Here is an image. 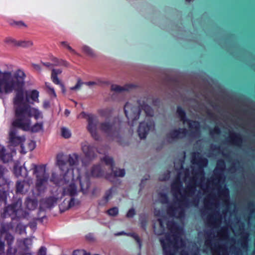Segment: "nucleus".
<instances>
[{"label":"nucleus","mask_w":255,"mask_h":255,"mask_svg":"<svg viewBox=\"0 0 255 255\" xmlns=\"http://www.w3.org/2000/svg\"><path fill=\"white\" fill-rule=\"evenodd\" d=\"M191 162L193 165H196L198 168L191 166L192 175L190 177V168L182 169L180 171L171 185V191L173 197L186 207L194 206L197 207L199 203V199L195 198L191 200L189 197H191L196 192L197 187L205 190L207 186L204 184L205 171L204 168L208 164L206 158L202 157L198 152L192 153Z\"/></svg>","instance_id":"nucleus-1"},{"label":"nucleus","mask_w":255,"mask_h":255,"mask_svg":"<svg viewBox=\"0 0 255 255\" xmlns=\"http://www.w3.org/2000/svg\"><path fill=\"white\" fill-rule=\"evenodd\" d=\"M26 75L20 70H17L13 74V78L8 77L5 79L6 84L0 90V98L3 94L11 93L13 90L16 91L13 99L15 119L13 120L12 126L21 127L25 129H28L30 124V118L33 117L35 120L42 119L43 115L38 109L31 107L28 105H21L24 101V93L23 87L25 84L24 79Z\"/></svg>","instance_id":"nucleus-2"},{"label":"nucleus","mask_w":255,"mask_h":255,"mask_svg":"<svg viewBox=\"0 0 255 255\" xmlns=\"http://www.w3.org/2000/svg\"><path fill=\"white\" fill-rule=\"evenodd\" d=\"M167 227L170 231L164 238H160V242L164 255H176L178 250L183 248L185 244L179 235L176 233L177 226L172 221L167 222Z\"/></svg>","instance_id":"nucleus-3"},{"label":"nucleus","mask_w":255,"mask_h":255,"mask_svg":"<svg viewBox=\"0 0 255 255\" xmlns=\"http://www.w3.org/2000/svg\"><path fill=\"white\" fill-rule=\"evenodd\" d=\"M56 159L57 164L61 170L65 172L67 175L69 173L71 175H74V168L79 163V155L77 153L69 154L68 157L63 153H59L57 155Z\"/></svg>","instance_id":"nucleus-4"},{"label":"nucleus","mask_w":255,"mask_h":255,"mask_svg":"<svg viewBox=\"0 0 255 255\" xmlns=\"http://www.w3.org/2000/svg\"><path fill=\"white\" fill-rule=\"evenodd\" d=\"M27 215L28 213L22 209V200L19 199L6 206L3 212L4 217H10L12 220L25 218Z\"/></svg>","instance_id":"nucleus-5"},{"label":"nucleus","mask_w":255,"mask_h":255,"mask_svg":"<svg viewBox=\"0 0 255 255\" xmlns=\"http://www.w3.org/2000/svg\"><path fill=\"white\" fill-rule=\"evenodd\" d=\"M31 169L36 178V187L37 190L41 191L44 189L49 177L48 173L46 172L45 165L32 164Z\"/></svg>","instance_id":"nucleus-6"},{"label":"nucleus","mask_w":255,"mask_h":255,"mask_svg":"<svg viewBox=\"0 0 255 255\" xmlns=\"http://www.w3.org/2000/svg\"><path fill=\"white\" fill-rule=\"evenodd\" d=\"M121 124L116 120L106 121L100 124V129L107 136L116 137L119 135Z\"/></svg>","instance_id":"nucleus-7"},{"label":"nucleus","mask_w":255,"mask_h":255,"mask_svg":"<svg viewBox=\"0 0 255 255\" xmlns=\"http://www.w3.org/2000/svg\"><path fill=\"white\" fill-rule=\"evenodd\" d=\"M226 168V164L224 160L219 159L217 162V165L214 170V176L211 177L208 182L217 186L223 180H225L224 172Z\"/></svg>","instance_id":"nucleus-8"},{"label":"nucleus","mask_w":255,"mask_h":255,"mask_svg":"<svg viewBox=\"0 0 255 255\" xmlns=\"http://www.w3.org/2000/svg\"><path fill=\"white\" fill-rule=\"evenodd\" d=\"M140 111V108L137 106H133L128 102L125 105V114L128 120V124L130 126L133 127L134 122L139 119Z\"/></svg>","instance_id":"nucleus-9"},{"label":"nucleus","mask_w":255,"mask_h":255,"mask_svg":"<svg viewBox=\"0 0 255 255\" xmlns=\"http://www.w3.org/2000/svg\"><path fill=\"white\" fill-rule=\"evenodd\" d=\"M67 176V173H65L63 176L65 185L63 188L62 195L73 197L77 195L79 191L75 183L74 175H71L70 179L68 180L66 179Z\"/></svg>","instance_id":"nucleus-10"},{"label":"nucleus","mask_w":255,"mask_h":255,"mask_svg":"<svg viewBox=\"0 0 255 255\" xmlns=\"http://www.w3.org/2000/svg\"><path fill=\"white\" fill-rule=\"evenodd\" d=\"M103 161L106 163V165H110L111 168V170L113 174H111L110 175H107L106 176V178L110 181L111 182H114V179H116L117 177H123L125 175V171L124 169H114V161L113 159L109 156L106 155L103 158Z\"/></svg>","instance_id":"nucleus-11"},{"label":"nucleus","mask_w":255,"mask_h":255,"mask_svg":"<svg viewBox=\"0 0 255 255\" xmlns=\"http://www.w3.org/2000/svg\"><path fill=\"white\" fill-rule=\"evenodd\" d=\"M188 134V130L185 128H179L170 131L166 135V140L171 143L176 140L185 138Z\"/></svg>","instance_id":"nucleus-12"},{"label":"nucleus","mask_w":255,"mask_h":255,"mask_svg":"<svg viewBox=\"0 0 255 255\" xmlns=\"http://www.w3.org/2000/svg\"><path fill=\"white\" fill-rule=\"evenodd\" d=\"M205 245L211 248L213 255H229L228 249L225 245L215 244L212 247V240L208 238L205 241Z\"/></svg>","instance_id":"nucleus-13"},{"label":"nucleus","mask_w":255,"mask_h":255,"mask_svg":"<svg viewBox=\"0 0 255 255\" xmlns=\"http://www.w3.org/2000/svg\"><path fill=\"white\" fill-rule=\"evenodd\" d=\"M154 122L150 120L146 123L145 122L140 123L137 130L140 138H145L150 130L154 129Z\"/></svg>","instance_id":"nucleus-14"},{"label":"nucleus","mask_w":255,"mask_h":255,"mask_svg":"<svg viewBox=\"0 0 255 255\" xmlns=\"http://www.w3.org/2000/svg\"><path fill=\"white\" fill-rule=\"evenodd\" d=\"M167 214L177 219L183 218L185 215L184 209L180 206H176V203L169 204L167 208Z\"/></svg>","instance_id":"nucleus-15"},{"label":"nucleus","mask_w":255,"mask_h":255,"mask_svg":"<svg viewBox=\"0 0 255 255\" xmlns=\"http://www.w3.org/2000/svg\"><path fill=\"white\" fill-rule=\"evenodd\" d=\"M13 126V128L10 130L9 132V142L12 146H16L20 145L22 147L25 138L24 136L17 135V130Z\"/></svg>","instance_id":"nucleus-16"},{"label":"nucleus","mask_w":255,"mask_h":255,"mask_svg":"<svg viewBox=\"0 0 255 255\" xmlns=\"http://www.w3.org/2000/svg\"><path fill=\"white\" fill-rule=\"evenodd\" d=\"M88 122L87 128L88 131L95 140H99L100 136L97 131V120L96 117L92 115H89L88 117Z\"/></svg>","instance_id":"nucleus-17"},{"label":"nucleus","mask_w":255,"mask_h":255,"mask_svg":"<svg viewBox=\"0 0 255 255\" xmlns=\"http://www.w3.org/2000/svg\"><path fill=\"white\" fill-rule=\"evenodd\" d=\"M81 148L87 158L93 159L96 156V148L94 146L89 144L87 142L81 144Z\"/></svg>","instance_id":"nucleus-18"},{"label":"nucleus","mask_w":255,"mask_h":255,"mask_svg":"<svg viewBox=\"0 0 255 255\" xmlns=\"http://www.w3.org/2000/svg\"><path fill=\"white\" fill-rule=\"evenodd\" d=\"M189 128L193 130L191 132V136L193 138L199 137L200 135V125L197 121L188 120L186 122Z\"/></svg>","instance_id":"nucleus-19"},{"label":"nucleus","mask_w":255,"mask_h":255,"mask_svg":"<svg viewBox=\"0 0 255 255\" xmlns=\"http://www.w3.org/2000/svg\"><path fill=\"white\" fill-rule=\"evenodd\" d=\"M227 140L233 145L239 147L242 146L243 142L242 136L239 133L233 131L230 132Z\"/></svg>","instance_id":"nucleus-20"},{"label":"nucleus","mask_w":255,"mask_h":255,"mask_svg":"<svg viewBox=\"0 0 255 255\" xmlns=\"http://www.w3.org/2000/svg\"><path fill=\"white\" fill-rule=\"evenodd\" d=\"M61 73L62 70L60 69H53L51 73V79L54 84L60 85L62 93L65 94L66 89L65 86L58 78V75L60 74Z\"/></svg>","instance_id":"nucleus-21"},{"label":"nucleus","mask_w":255,"mask_h":255,"mask_svg":"<svg viewBox=\"0 0 255 255\" xmlns=\"http://www.w3.org/2000/svg\"><path fill=\"white\" fill-rule=\"evenodd\" d=\"M29 183L25 180L17 181L16 183V193H25L29 189Z\"/></svg>","instance_id":"nucleus-22"},{"label":"nucleus","mask_w":255,"mask_h":255,"mask_svg":"<svg viewBox=\"0 0 255 255\" xmlns=\"http://www.w3.org/2000/svg\"><path fill=\"white\" fill-rule=\"evenodd\" d=\"M39 92L36 90H32L31 91L25 92V99L28 102L31 100L33 102H38Z\"/></svg>","instance_id":"nucleus-23"},{"label":"nucleus","mask_w":255,"mask_h":255,"mask_svg":"<svg viewBox=\"0 0 255 255\" xmlns=\"http://www.w3.org/2000/svg\"><path fill=\"white\" fill-rule=\"evenodd\" d=\"M31 119H30V124H29L28 129H25L23 128H21V127H19V126H13V127L20 128L24 131H30V130L33 132H38L40 130L42 129V128H43V123L42 122L37 123L35 124L33 126H31Z\"/></svg>","instance_id":"nucleus-24"},{"label":"nucleus","mask_w":255,"mask_h":255,"mask_svg":"<svg viewBox=\"0 0 255 255\" xmlns=\"http://www.w3.org/2000/svg\"><path fill=\"white\" fill-rule=\"evenodd\" d=\"M12 158L11 154L9 153H6L4 146L0 145V160L4 163H6L11 160Z\"/></svg>","instance_id":"nucleus-25"},{"label":"nucleus","mask_w":255,"mask_h":255,"mask_svg":"<svg viewBox=\"0 0 255 255\" xmlns=\"http://www.w3.org/2000/svg\"><path fill=\"white\" fill-rule=\"evenodd\" d=\"M24 204L28 210H33L37 207L38 201L35 198L32 199L28 197L25 201Z\"/></svg>","instance_id":"nucleus-26"},{"label":"nucleus","mask_w":255,"mask_h":255,"mask_svg":"<svg viewBox=\"0 0 255 255\" xmlns=\"http://www.w3.org/2000/svg\"><path fill=\"white\" fill-rule=\"evenodd\" d=\"M215 200V196L213 195H209L206 198L204 199V204L206 208L210 209L211 206H217L219 204H215L214 201Z\"/></svg>","instance_id":"nucleus-27"},{"label":"nucleus","mask_w":255,"mask_h":255,"mask_svg":"<svg viewBox=\"0 0 255 255\" xmlns=\"http://www.w3.org/2000/svg\"><path fill=\"white\" fill-rule=\"evenodd\" d=\"M219 216L220 213L217 211L214 215H209L207 217V221L210 223L212 226H215L220 223V220L217 218V217H219Z\"/></svg>","instance_id":"nucleus-28"},{"label":"nucleus","mask_w":255,"mask_h":255,"mask_svg":"<svg viewBox=\"0 0 255 255\" xmlns=\"http://www.w3.org/2000/svg\"><path fill=\"white\" fill-rule=\"evenodd\" d=\"M79 182L81 186L80 191L84 194L87 193L90 186V182L89 179L86 178L85 180L82 181L80 179Z\"/></svg>","instance_id":"nucleus-29"},{"label":"nucleus","mask_w":255,"mask_h":255,"mask_svg":"<svg viewBox=\"0 0 255 255\" xmlns=\"http://www.w3.org/2000/svg\"><path fill=\"white\" fill-rule=\"evenodd\" d=\"M83 84H85L86 85H87L88 86H92L96 85L97 83L96 82L93 81L83 82L80 79H78L77 83L76 84V85L75 86L71 87L70 90L73 91L78 90L81 88V86Z\"/></svg>","instance_id":"nucleus-30"},{"label":"nucleus","mask_w":255,"mask_h":255,"mask_svg":"<svg viewBox=\"0 0 255 255\" xmlns=\"http://www.w3.org/2000/svg\"><path fill=\"white\" fill-rule=\"evenodd\" d=\"M91 175L93 177H99L103 176V172L99 165L94 166L91 170Z\"/></svg>","instance_id":"nucleus-31"},{"label":"nucleus","mask_w":255,"mask_h":255,"mask_svg":"<svg viewBox=\"0 0 255 255\" xmlns=\"http://www.w3.org/2000/svg\"><path fill=\"white\" fill-rule=\"evenodd\" d=\"M130 87L131 86L129 85H126L123 87L118 85H112L111 90L117 93H122L125 91H128Z\"/></svg>","instance_id":"nucleus-32"},{"label":"nucleus","mask_w":255,"mask_h":255,"mask_svg":"<svg viewBox=\"0 0 255 255\" xmlns=\"http://www.w3.org/2000/svg\"><path fill=\"white\" fill-rule=\"evenodd\" d=\"M218 193L220 196H223L226 198L228 201L229 200L230 193L228 188L226 187L222 188L221 187H219L218 189Z\"/></svg>","instance_id":"nucleus-33"},{"label":"nucleus","mask_w":255,"mask_h":255,"mask_svg":"<svg viewBox=\"0 0 255 255\" xmlns=\"http://www.w3.org/2000/svg\"><path fill=\"white\" fill-rule=\"evenodd\" d=\"M98 112L101 117L107 118L111 116L112 113V109L110 108H106L99 110Z\"/></svg>","instance_id":"nucleus-34"},{"label":"nucleus","mask_w":255,"mask_h":255,"mask_svg":"<svg viewBox=\"0 0 255 255\" xmlns=\"http://www.w3.org/2000/svg\"><path fill=\"white\" fill-rule=\"evenodd\" d=\"M177 113L180 119V121H182L183 124H185L187 119L186 118V114L184 110H183L181 107L178 106L177 109Z\"/></svg>","instance_id":"nucleus-35"},{"label":"nucleus","mask_w":255,"mask_h":255,"mask_svg":"<svg viewBox=\"0 0 255 255\" xmlns=\"http://www.w3.org/2000/svg\"><path fill=\"white\" fill-rule=\"evenodd\" d=\"M140 108L145 112L147 116L152 117L153 116V111L148 105L144 103L143 105H140Z\"/></svg>","instance_id":"nucleus-36"},{"label":"nucleus","mask_w":255,"mask_h":255,"mask_svg":"<svg viewBox=\"0 0 255 255\" xmlns=\"http://www.w3.org/2000/svg\"><path fill=\"white\" fill-rule=\"evenodd\" d=\"M4 168L0 165V186L8 184V180L3 177Z\"/></svg>","instance_id":"nucleus-37"},{"label":"nucleus","mask_w":255,"mask_h":255,"mask_svg":"<svg viewBox=\"0 0 255 255\" xmlns=\"http://www.w3.org/2000/svg\"><path fill=\"white\" fill-rule=\"evenodd\" d=\"M51 60L53 62L54 65L55 66H64L68 67L69 65L68 62L66 61L63 59H59L56 57L52 58Z\"/></svg>","instance_id":"nucleus-38"},{"label":"nucleus","mask_w":255,"mask_h":255,"mask_svg":"<svg viewBox=\"0 0 255 255\" xmlns=\"http://www.w3.org/2000/svg\"><path fill=\"white\" fill-rule=\"evenodd\" d=\"M158 222L159 223V226L160 227V231H156L154 226L153 227V229H154V231L156 234L160 235H162L163 234V233L165 231V227H164V225L162 219H158Z\"/></svg>","instance_id":"nucleus-39"},{"label":"nucleus","mask_w":255,"mask_h":255,"mask_svg":"<svg viewBox=\"0 0 255 255\" xmlns=\"http://www.w3.org/2000/svg\"><path fill=\"white\" fill-rule=\"evenodd\" d=\"M158 197L160 202L162 204H167L168 203V198L166 193L160 192L158 194Z\"/></svg>","instance_id":"nucleus-40"},{"label":"nucleus","mask_w":255,"mask_h":255,"mask_svg":"<svg viewBox=\"0 0 255 255\" xmlns=\"http://www.w3.org/2000/svg\"><path fill=\"white\" fill-rule=\"evenodd\" d=\"M17 252V249L12 246L7 247V249L4 255H15Z\"/></svg>","instance_id":"nucleus-41"},{"label":"nucleus","mask_w":255,"mask_h":255,"mask_svg":"<svg viewBox=\"0 0 255 255\" xmlns=\"http://www.w3.org/2000/svg\"><path fill=\"white\" fill-rule=\"evenodd\" d=\"M50 181L52 182L54 184H55L57 186L60 185V182L59 180V177L58 175L55 173L53 172L51 174Z\"/></svg>","instance_id":"nucleus-42"},{"label":"nucleus","mask_w":255,"mask_h":255,"mask_svg":"<svg viewBox=\"0 0 255 255\" xmlns=\"http://www.w3.org/2000/svg\"><path fill=\"white\" fill-rule=\"evenodd\" d=\"M7 247L12 246L14 242V237L10 234H7L5 237Z\"/></svg>","instance_id":"nucleus-43"},{"label":"nucleus","mask_w":255,"mask_h":255,"mask_svg":"<svg viewBox=\"0 0 255 255\" xmlns=\"http://www.w3.org/2000/svg\"><path fill=\"white\" fill-rule=\"evenodd\" d=\"M127 235L132 237L135 240L138 245L139 249H140L141 248V241L138 235L135 233H128Z\"/></svg>","instance_id":"nucleus-44"},{"label":"nucleus","mask_w":255,"mask_h":255,"mask_svg":"<svg viewBox=\"0 0 255 255\" xmlns=\"http://www.w3.org/2000/svg\"><path fill=\"white\" fill-rule=\"evenodd\" d=\"M61 135L65 138H68L71 137V133L69 129L63 127L61 128Z\"/></svg>","instance_id":"nucleus-45"},{"label":"nucleus","mask_w":255,"mask_h":255,"mask_svg":"<svg viewBox=\"0 0 255 255\" xmlns=\"http://www.w3.org/2000/svg\"><path fill=\"white\" fill-rule=\"evenodd\" d=\"M107 214L111 216H116L118 214L119 210L117 207H113L107 211Z\"/></svg>","instance_id":"nucleus-46"},{"label":"nucleus","mask_w":255,"mask_h":255,"mask_svg":"<svg viewBox=\"0 0 255 255\" xmlns=\"http://www.w3.org/2000/svg\"><path fill=\"white\" fill-rule=\"evenodd\" d=\"M218 235L225 239H227L229 237L228 233L227 230L221 228L218 232Z\"/></svg>","instance_id":"nucleus-47"},{"label":"nucleus","mask_w":255,"mask_h":255,"mask_svg":"<svg viewBox=\"0 0 255 255\" xmlns=\"http://www.w3.org/2000/svg\"><path fill=\"white\" fill-rule=\"evenodd\" d=\"M10 24L16 28H21L22 27H26V24L22 21H14L11 23Z\"/></svg>","instance_id":"nucleus-48"},{"label":"nucleus","mask_w":255,"mask_h":255,"mask_svg":"<svg viewBox=\"0 0 255 255\" xmlns=\"http://www.w3.org/2000/svg\"><path fill=\"white\" fill-rule=\"evenodd\" d=\"M221 133L220 128L218 127H215L214 128L210 129V135L213 137L215 134H220Z\"/></svg>","instance_id":"nucleus-49"},{"label":"nucleus","mask_w":255,"mask_h":255,"mask_svg":"<svg viewBox=\"0 0 255 255\" xmlns=\"http://www.w3.org/2000/svg\"><path fill=\"white\" fill-rule=\"evenodd\" d=\"M82 49L83 52L86 54L91 56L94 55V52L90 47L87 46H84L82 48Z\"/></svg>","instance_id":"nucleus-50"},{"label":"nucleus","mask_w":255,"mask_h":255,"mask_svg":"<svg viewBox=\"0 0 255 255\" xmlns=\"http://www.w3.org/2000/svg\"><path fill=\"white\" fill-rule=\"evenodd\" d=\"M33 44V43L31 41H20L18 42L17 43V45L22 46V47H29L32 46Z\"/></svg>","instance_id":"nucleus-51"},{"label":"nucleus","mask_w":255,"mask_h":255,"mask_svg":"<svg viewBox=\"0 0 255 255\" xmlns=\"http://www.w3.org/2000/svg\"><path fill=\"white\" fill-rule=\"evenodd\" d=\"M73 255H90V253L84 250H76L73 252Z\"/></svg>","instance_id":"nucleus-52"},{"label":"nucleus","mask_w":255,"mask_h":255,"mask_svg":"<svg viewBox=\"0 0 255 255\" xmlns=\"http://www.w3.org/2000/svg\"><path fill=\"white\" fill-rule=\"evenodd\" d=\"M112 196V188L108 190L105 193L104 199L107 202Z\"/></svg>","instance_id":"nucleus-53"},{"label":"nucleus","mask_w":255,"mask_h":255,"mask_svg":"<svg viewBox=\"0 0 255 255\" xmlns=\"http://www.w3.org/2000/svg\"><path fill=\"white\" fill-rule=\"evenodd\" d=\"M6 200V192L3 190L0 189V201H4L5 202Z\"/></svg>","instance_id":"nucleus-54"},{"label":"nucleus","mask_w":255,"mask_h":255,"mask_svg":"<svg viewBox=\"0 0 255 255\" xmlns=\"http://www.w3.org/2000/svg\"><path fill=\"white\" fill-rule=\"evenodd\" d=\"M37 255H46V248L43 246L40 247Z\"/></svg>","instance_id":"nucleus-55"},{"label":"nucleus","mask_w":255,"mask_h":255,"mask_svg":"<svg viewBox=\"0 0 255 255\" xmlns=\"http://www.w3.org/2000/svg\"><path fill=\"white\" fill-rule=\"evenodd\" d=\"M135 215V210L133 208L130 209L127 214V217L128 218H132L133 217V216Z\"/></svg>","instance_id":"nucleus-56"},{"label":"nucleus","mask_w":255,"mask_h":255,"mask_svg":"<svg viewBox=\"0 0 255 255\" xmlns=\"http://www.w3.org/2000/svg\"><path fill=\"white\" fill-rule=\"evenodd\" d=\"M32 240L29 239H25L23 241V244L26 248H28L29 246L32 245Z\"/></svg>","instance_id":"nucleus-57"},{"label":"nucleus","mask_w":255,"mask_h":255,"mask_svg":"<svg viewBox=\"0 0 255 255\" xmlns=\"http://www.w3.org/2000/svg\"><path fill=\"white\" fill-rule=\"evenodd\" d=\"M46 87L49 90V91L51 92V93L54 96V97H56V94L55 92V90L53 87H51L50 86V84L49 83H45Z\"/></svg>","instance_id":"nucleus-58"},{"label":"nucleus","mask_w":255,"mask_h":255,"mask_svg":"<svg viewBox=\"0 0 255 255\" xmlns=\"http://www.w3.org/2000/svg\"><path fill=\"white\" fill-rule=\"evenodd\" d=\"M5 245L4 243L0 240V255H2L4 253Z\"/></svg>","instance_id":"nucleus-59"},{"label":"nucleus","mask_w":255,"mask_h":255,"mask_svg":"<svg viewBox=\"0 0 255 255\" xmlns=\"http://www.w3.org/2000/svg\"><path fill=\"white\" fill-rule=\"evenodd\" d=\"M170 177V172H168L167 173H166L164 177H160L159 180L161 181H166L168 180Z\"/></svg>","instance_id":"nucleus-60"},{"label":"nucleus","mask_w":255,"mask_h":255,"mask_svg":"<svg viewBox=\"0 0 255 255\" xmlns=\"http://www.w3.org/2000/svg\"><path fill=\"white\" fill-rule=\"evenodd\" d=\"M66 48L72 53L74 54H77V52L75 51L74 49H73L69 45H67Z\"/></svg>","instance_id":"nucleus-61"},{"label":"nucleus","mask_w":255,"mask_h":255,"mask_svg":"<svg viewBox=\"0 0 255 255\" xmlns=\"http://www.w3.org/2000/svg\"><path fill=\"white\" fill-rule=\"evenodd\" d=\"M6 231V229L4 227V226L2 225H1L0 228V234H2L4 233H5Z\"/></svg>","instance_id":"nucleus-62"},{"label":"nucleus","mask_w":255,"mask_h":255,"mask_svg":"<svg viewBox=\"0 0 255 255\" xmlns=\"http://www.w3.org/2000/svg\"><path fill=\"white\" fill-rule=\"evenodd\" d=\"M75 199L73 197H71L70 200L69 201V207H72L74 205Z\"/></svg>","instance_id":"nucleus-63"},{"label":"nucleus","mask_w":255,"mask_h":255,"mask_svg":"<svg viewBox=\"0 0 255 255\" xmlns=\"http://www.w3.org/2000/svg\"><path fill=\"white\" fill-rule=\"evenodd\" d=\"M241 246L244 248H247L248 247V243L247 241L242 242Z\"/></svg>","instance_id":"nucleus-64"}]
</instances>
